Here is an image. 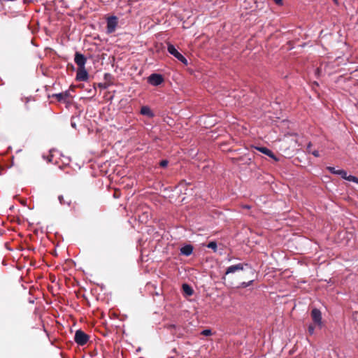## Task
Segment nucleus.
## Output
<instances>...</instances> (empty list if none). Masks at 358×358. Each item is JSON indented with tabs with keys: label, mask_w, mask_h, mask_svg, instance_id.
Returning a JSON list of instances; mask_svg holds the SVG:
<instances>
[{
	"label": "nucleus",
	"mask_w": 358,
	"mask_h": 358,
	"mask_svg": "<svg viewBox=\"0 0 358 358\" xmlns=\"http://www.w3.org/2000/svg\"><path fill=\"white\" fill-rule=\"evenodd\" d=\"M140 113L141 115L147 116L148 117H154L153 112L151 110L150 107L148 106H144L141 107Z\"/></svg>",
	"instance_id": "9b49d317"
},
{
	"label": "nucleus",
	"mask_w": 358,
	"mask_h": 358,
	"mask_svg": "<svg viewBox=\"0 0 358 358\" xmlns=\"http://www.w3.org/2000/svg\"><path fill=\"white\" fill-rule=\"evenodd\" d=\"M337 175L340 176L342 178L345 180L358 184V178L352 175L348 176L347 171H345L343 169H338Z\"/></svg>",
	"instance_id": "6e6552de"
},
{
	"label": "nucleus",
	"mask_w": 358,
	"mask_h": 358,
	"mask_svg": "<svg viewBox=\"0 0 358 358\" xmlns=\"http://www.w3.org/2000/svg\"><path fill=\"white\" fill-rule=\"evenodd\" d=\"M311 317L314 323L321 328L322 326L321 311L319 309L313 308L311 311Z\"/></svg>",
	"instance_id": "39448f33"
},
{
	"label": "nucleus",
	"mask_w": 358,
	"mask_h": 358,
	"mask_svg": "<svg viewBox=\"0 0 358 358\" xmlns=\"http://www.w3.org/2000/svg\"><path fill=\"white\" fill-rule=\"evenodd\" d=\"M253 282H254V280H251L248 282H243L240 284V285L238 287L245 288V287H249L250 285H252Z\"/></svg>",
	"instance_id": "dca6fc26"
},
{
	"label": "nucleus",
	"mask_w": 358,
	"mask_h": 358,
	"mask_svg": "<svg viewBox=\"0 0 358 358\" xmlns=\"http://www.w3.org/2000/svg\"><path fill=\"white\" fill-rule=\"evenodd\" d=\"M52 155H50V157H48V161L49 162H52Z\"/></svg>",
	"instance_id": "bb28decb"
},
{
	"label": "nucleus",
	"mask_w": 358,
	"mask_h": 358,
	"mask_svg": "<svg viewBox=\"0 0 358 358\" xmlns=\"http://www.w3.org/2000/svg\"><path fill=\"white\" fill-rule=\"evenodd\" d=\"M168 164H169L168 160H166V159H164V160H162V161L160 162L159 165H160V166H162V167H166V166H167V165H168Z\"/></svg>",
	"instance_id": "412c9836"
},
{
	"label": "nucleus",
	"mask_w": 358,
	"mask_h": 358,
	"mask_svg": "<svg viewBox=\"0 0 358 358\" xmlns=\"http://www.w3.org/2000/svg\"><path fill=\"white\" fill-rule=\"evenodd\" d=\"M117 17L116 16H110L107 18V33L112 34L115 31L117 26Z\"/></svg>",
	"instance_id": "7ed1b4c3"
},
{
	"label": "nucleus",
	"mask_w": 358,
	"mask_h": 358,
	"mask_svg": "<svg viewBox=\"0 0 358 358\" xmlns=\"http://www.w3.org/2000/svg\"><path fill=\"white\" fill-rule=\"evenodd\" d=\"M207 248H210L215 252L217 248V243L215 241H211L207 245Z\"/></svg>",
	"instance_id": "f3484780"
},
{
	"label": "nucleus",
	"mask_w": 358,
	"mask_h": 358,
	"mask_svg": "<svg viewBox=\"0 0 358 358\" xmlns=\"http://www.w3.org/2000/svg\"><path fill=\"white\" fill-rule=\"evenodd\" d=\"M71 126H72V127H73V128H76V123H75V122H71Z\"/></svg>",
	"instance_id": "cd10ccee"
},
{
	"label": "nucleus",
	"mask_w": 358,
	"mask_h": 358,
	"mask_svg": "<svg viewBox=\"0 0 358 358\" xmlns=\"http://www.w3.org/2000/svg\"><path fill=\"white\" fill-rule=\"evenodd\" d=\"M182 290L183 292L187 295V296H192L193 294V289L192 288L187 284H183L182 285Z\"/></svg>",
	"instance_id": "4468645a"
},
{
	"label": "nucleus",
	"mask_w": 358,
	"mask_h": 358,
	"mask_svg": "<svg viewBox=\"0 0 358 358\" xmlns=\"http://www.w3.org/2000/svg\"><path fill=\"white\" fill-rule=\"evenodd\" d=\"M69 93L66 91L58 94H52V97H56L58 101H65L69 97Z\"/></svg>",
	"instance_id": "f8f14e48"
},
{
	"label": "nucleus",
	"mask_w": 358,
	"mask_h": 358,
	"mask_svg": "<svg viewBox=\"0 0 358 358\" xmlns=\"http://www.w3.org/2000/svg\"><path fill=\"white\" fill-rule=\"evenodd\" d=\"M193 252V246L191 245H185L180 248V254L185 256H189Z\"/></svg>",
	"instance_id": "9d476101"
},
{
	"label": "nucleus",
	"mask_w": 358,
	"mask_h": 358,
	"mask_svg": "<svg viewBox=\"0 0 358 358\" xmlns=\"http://www.w3.org/2000/svg\"><path fill=\"white\" fill-rule=\"evenodd\" d=\"M245 267H250L249 264L248 263H239L235 265H231L227 268L224 275L222 277V279H225V275L230 274V273H234L237 271H243Z\"/></svg>",
	"instance_id": "f03ea898"
},
{
	"label": "nucleus",
	"mask_w": 358,
	"mask_h": 358,
	"mask_svg": "<svg viewBox=\"0 0 358 358\" xmlns=\"http://www.w3.org/2000/svg\"><path fill=\"white\" fill-rule=\"evenodd\" d=\"M148 82L152 86H158L164 82V78L161 74L152 73L148 78Z\"/></svg>",
	"instance_id": "20e7f679"
},
{
	"label": "nucleus",
	"mask_w": 358,
	"mask_h": 358,
	"mask_svg": "<svg viewBox=\"0 0 358 358\" xmlns=\"http://www.w3.org/2000/svg\"><path fill=\"white\" fill-rule=\"evenodd\" d=\"M167 50L169 53H170L171 55L177 58V57L180 54L177 49L175 48V46L171 43L168 44L167 46Z\"/></svg>",
	"instance_id": "ddd939ff"
},
{
	"label": "nucleus",
	"mask_w": 358,
	"mask_h": 358,
	"mask_svg": "<svg viewBox=\"0 0 358 358\" xmlns=\"http://www.w3.org/2000/svg\"><path fill=\"white\" fill-rule=\"evenodd\" d=\"M308 332L310 334H313L314 331H315V327L312 324H310L308 326Z\"/></svg>",
	"instance_id": "4be33fe9"
},
{
	"label": "nucleus",
	"mask_w": 358,
	"mask_h": 358,
	"mask_svg": "<svg viewBox=\"0 0 358 358\" xmlns=\"http://www.w3.org/2000/svg\"><path fill=\"white\" fill-rule=\"evenodd\" d=\"M311 147H312V143L311 142H309L307 145V148H306V150L308 153H310L311 152Z\"/></svg>",
	"instance_id": "b1692460"
},
{
	"label": "nucleus",
	"mask_w": 358,
	"mask_h": 358,
	"mask_svg": "<svg viewBox=\"0 0 358 358\" xmlns=\"http://www.w3.org/2000/svg\"><path fill=\"white\" fill-rule=\"evenodd\" d=\"M243 208H245V209H250V206H249V205H243Z\"/></svg>",
	"instance_id": "a878e982"
},
{
	"label": "nucleus",
	"mask_w": 358,
	"mask_h": 358,
	"mask_svg": "<svg viewBox=\"0 0 358 358\" xmlns=\"http://www.w3.org/2000/svg\"><path fill=\"white\" fill-rule=\"evenodd\" d=\"M314 157H319L320 155V152L318 150H315L313 151H311L310 152Z\"/></svg>",
	"instance_id": "5701e85b"
},
{
	"label": "nucleus",
	"mask_w": 358,
	"mask_h": 358,
	"mask_svg": "<svg viewBox=\"0 0 358 358\" xmlns=\"http://www.w3.org/2000/svg\"><path fill=\"white\" fill-rule=\"evenodd\" d=\"M185 65H187V59L180 53L176 58Z\"/></svg>",
	"instance_id": "a211bd4d"
},
{
	"label": "nucleus",
	"mask_w": 358,
	"mask_h": 358,
	"mask_svg": "<svg viewBox=\"0 0 358 358\" xmlns=\"http://www.w3.org/2000/svg\"><path fill=\"white\" fill-rule=\"evenodd\" d=\"M89 336L83 331L79 329L76 331L74 341L79 345H85L89 341Z\"/></svg>",
	"instance_id": "f257e3e1"
},
{
	"label": "nucleus",
	"mask_w": 358,
	"mask_h": 358,
	"mask_svg": "<svg viewBox=\"0 0 358 358\" xmlns=\"http://www.w3.org/2000/svg\"><path fill=\"white\" fill-rule=\"evenodd\" d=\"M74 62L78 65V68L83 69L85 66L87 59L84 55L76 52L75 53Z\"/></svg>",
	"instance_id": "423d86ee"
},
{
	"label": "nucleus",
	"mask_w": 358,
	"mask_h": 358,
	"mask_svg": "<svg viewBox=\"0 0 358 358\" xmlns=\"http://www.w3.org/2000/svg\"><path fill=\"white\" fill-rule=\"evenodd\" d=\"M89 78V74L87 71H86L85 68H78L77 73H76V79L78 81H87Z\"/></svg>",
	"instance_id": "0eeeda50"
},
{
	"label": "nucleus",
	"mask_w": 358,
	"mask_h": 358,
	"mask_svg": "<svg viewBox=\"0 0 358 358\" xmlns=\"http://www.w3.org/2000/svg\"><path fill=\"white\" fill-rule=\"evenodd\" d=\"M327 169L332 174L337 175V173L338 172V169H336L334 167L332 166H327Z\"/></svg>",
	"instance_id": "6ab92c4d"
},
{
	"label": "nucleus",
	"mask_w": 358,
	"mask_h": 358,
	"mask_svg": "<svg viewBox=\"0 0 358 358\" xmlns=\"http://www.w3.org/2000/svg\"><path fill=\"white\" fill-rule=\"evenodd\" d=\"M58 200L60 203L61 205H65L66 204L67 206H70L71 205V199H66L65 200L64 196L62 195H59L58 196Z\"/></svg>",
	"instance_id": "2eb2a0df"
},
{
	"label": "nucleus",
	"mask_w": 358,
	"mask_h": 358,
	"mask_svg": "<svg viewBox=\"0 0 358 358\" xmlns=\"http://www.w3.org/2000/svg\"><path fill=\"white\" fill-rule=\"evenodd\" d=\"M256 149L260 152L270 157L271 158L276 159L275 155L270 149L266 147H256Z\"/></svg>",
	"instance_id": "1a4fd4ad"
},
{
	"label": "nucleus",
	"mask_w": 358,
	"mask_h": 358,
	"mask_svg": "<svg viewBox=\"0 0 358 358\" xmlns=\"http://www.w3.org/2000/svg\"><path fill=\"white\" fill-rule=\"evenodd\" d=\"M273 1L278 4V5H282V0H273Z\"/></svg>",
	"instance_id": "393cba45"
},
{
	"label": "nucleus",
	"mask_w": 358,
	"mask_h": 358,
	"mask_svg": "<svg viewBox=\"0 0 358 358\" xmlns=\"http://www.w3.org/2000/svg\"><path fill=\"white\" fill-rule=\"evenodd\" d=\"M201 334L205 336H208L212 334V331L210 329H204L201 331Z\"/></svg>",
	"instance_id": "aec40b11"
}]
</instances>
